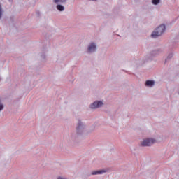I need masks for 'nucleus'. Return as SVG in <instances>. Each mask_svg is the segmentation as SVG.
<instances>
[{
  "instance_id": "423d86ee",
  "label": "nucleus",
  "mask_w": 179,
  "mask_h": 179,
  "mask_svg": "<svg viewBox=\"0 0 179 179\" xmlns=\"http://www.w3.org/2000/svg\"><path fill=\"white\" fill-rule=\"evenodd\" d=\"M155 85V81L153 80H147L145 82V86H153Z\"/></svg>"
},
{
  "instance_id": "1a4fd4ad",
  "label": "nucleus",
  "mask_w": 179,
  "mask_h": 179,
  "mask_svg": "<svg viewBox=\"0 0 179 179\" xmlns=\"http://www.w3.org/2000/svg\"><path fill=\"white\" fill-rule=\"evenodd\" d=\"M82 128H83L82 123L79 122L77 127V131H78V129H82Z\"/></svg>"
},
{
  "instance_id": "f03ea898",
  "label": "nucleus",
  "mask_w": 179,
  "mask_h": 179,
  "mask_svg": "<svg viewBox=\"0 0 179 179\" xmlns=\"http://www.w3.org/2000/svg\"><path fill=\"white\" fill-rule=\"evenodd\" d=\"M156 142V140L152 138H147L143 140V141L141 143V146H151V145H153Z\"/></svg>"
},
{
  "instance_id": "f257e3e1",
  "label": "nucleus",
  "mask_w": 179,
  "mask_h": 179,
  "mask_svg": "<svg viewBox=\"0 0 179 179\" xmlns=\"http://www.w3.org/2000/svg\"><path fill=\"white\" fill-rule=\"evenodd\" d=\"M166 30V26L164 24H162L159 27H158L155 31H154L152 32V34H151V36L153 38H156V37H159L160 36H162V34H163V33H164Z\"/></svg>"
},
{
  "instance_id": "9b49d317",
  "label": "nucleus",
  "mask_w": 179,
  "mask_h": 179,
  "mask_svg": "<svg viewBox=\"0 0 179 179\" xmlns=\"http://www.w3.org/2000/svg\"><path fill=\"white\" fill-rule=\"evenodd\" d=\"M2 17V8L1 7V4H0V19Z\"/></svg>"
},
{
  "instance_id": "9d476101",
  "label": "nucleus",
  "mask_w": 179,
  "mask_h": 179,
  "mask_svg": "<svg viewBox=\"0 0 179 179\" xmlns=\"http://www.w3.org/2000/svg\"><path fill=\"white\" fill-rule=\"evenodd\" d=\"M160 0H152V3L153 5H157L158 3H159Z\"/></svg>"
},
{
  "instance_id": "20e7f679",
  "label": "nucleus",
  "mask_w": 179,
  "mask_h": 179,
  "mask_svg": "<svg viewBox=\"0 0 179 179\" xmlns=\"http://www.w3.org/2000/svg\"><path fill=\"white\" fill-rule=\"evenodd\" d=\"M88 51L90 52H94V51H96V45L94 43H91L88 47Z\"/></svg>"
},
{
  "instance_id": "0eeeda50",
  "label": "nucleus",
  "mask_w": 179,
  "mask_h": 179,
  "mask_svg": "<svg viewBox=\"0 0 179 179\" xmlns=\"http://www.w3.org/2000/svg\"><path fill=\"white\" fill-rule=\"evenodd\" d=\"M57 9L58 10H60V12H62V10H64V8L63 6H61V5H57Z\"/></svg>"
},
{
  "instance_id": "6e6552de",
  "label": "nucleus",
  "mask_w": 179,
  "mask_h": 179,
  "mask_svg": "<svg viewBox=\"0 0 179 179\" xmlns=\"http://www.w3.org/2000/svg\"><path fill=\"white\" fill-rule=\"evenodd\" d=\"M55 3H62L66 2V0H55Z\"/></svg>"
},
{
  "instance_id": "f8f14e48",
  "label": "nucleus",
  "mask_w": 179,
  "mask_h": 179,
  "mask_svg": "<svg viewBox=\"0 0 179 179\" xmlns=\"http://www.w3.org/2000/svg\"><path fill=\"white\" fill-rule=\"evenodd\" d=\"M0 80H1V78H0Z\"/></svg>"
},
{
  "instance_id": "39448f33",
  "label": "nucleus",
  "mask_w": 179,
  "mask_h": 179,
  "mask_svg": "<svg viewBox=\"0 0 179 179\" xmlns=\"http://www.w3.org/2000/svg\"><path fill=\"white\" fill-rule=\"evenodd\" d=\"M103 173H106V171H92V176H96V174H103Z\"/></svg>"
},
{
  "instance_id": "7ed1b4c3",
  "label": "nucleus",
  "mask_w": 179,
  "mask_h": 179,
  "mask_svg": "<svg viewBox=\"0 0 179 179\" xmlns=\"http://www.w3.org/2000/svg\"><path fill=\"white\" fill-rule=\"evenodd\" d=\"M103 106V102L101 101H95L92 105H90V108L95 109L99 108V107H101Z\"/></svg>"
}]
</instances>
